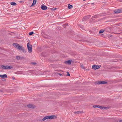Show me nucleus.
<instances>
[{
	"instance_id": "f257e3e1",
	"label": "nucleus",
	"mask_w": 122,
	"mask_h": 122,
	"mask_svg": "<svg viewBox=\"0 0 122 122\" xmlns=\"http://www.w3.org/2000/svg\"><path fill=\"white\" fill-rule=\"evenodd\" d=\"M13 45L16 48L22 51L23 52H24V48L22 46H20L17 43H13Z\"/></svg>"
},
{
	"instance_id": "f03ea898",
	"label": "nucleus",
	"mask_w": 122,
	"mask_h": 122,
	"mask_svg": "<svg viewBox=\"0 0 122 122\" xmlns=\"http://www.w3.org/2000/svg\"><path fill=\"white\" fill-rule=\"evenodd\" d=\"M27 46L28 48V51L29 53H31L32 51V45L28 43L27 44Z\"/></svg>"
},
{
	"instance_id": "7ed1b4c3",
	"label": "nucleus",
	"mask_w": 122,
	"mask_h": 122,
	"mask_svg": "<svg viewBox=\"0 0 122 122\" xmlns=\"http://www.w3.org/2000/svg\"><path fill=\"white\" fill-rule=\"evenodd\" d=\"M100 67L99 66V65H94L92 66V68L95 70L96 69L99 68Z\"/></svg>"
},
{
	"instance_id": "20e7f679",
	"label": "nucleus",
	"mask_w": 122,
	"mask_h": 122,
	"mask_svg": "<svg viewBox=\"0 0 122 122\" xmlns=\"http://www.w3.org/2000/svg\"><path fill=\"white\" fill-rule=\"evenodd\" d=\"M114 12L115 13H116L122 12V9L116 10H114Z\"/></svg>"
},
{
	"instance_id": "39448f33",
	"label": "nucleus",
	"mask_w": 122,
	"mask_h": 122,
	"mask_svg": "<svg viewBox=\"0 0 122 122\" xmlns=\"http://www.w3.org/2000/svg\"><path fill=\"white\" fill-rule=\"evenodd\" d=\"M107 83V82L104 81H97V83L98 84H106Z\"/></svg>"
},
{
	"instance_id": "423d86ee",
	"label": "nucleus",
	"mask_w": 122,
	"mask_h": 122,
	"mask_svg": "<svg viewBox=\"0 0 122 122\" xmlns=\"http://www.w3.org/2000/svg\"><path fill=\"white\" fill-rule=\"evenodd\" d=\"M48 119H52L56 118V117L55 115H52L50 116H48Z\"/></svg>"
},
{
	"instance_id": "0eeeda50",
	"label": "nucleus",
	"mask_w": 122,
	"mask_h": 122,
	"mask_svg": "<svg viewBox=\"0 0 122 122\" xmlns=\"http://www.w3.org/2000/svg\"><path fill=\"white\" fill-rule=\"evenodd\" d=\"M27 107L29 108H34L35 107L32 104H29L27 105Z\"/></svg>"
},
{
	"instance_id": "6e6552de",
	"label": "nucleus",
	"mask_w": 122,
	"mask_h": 122,
	"mask_svg": "<svg viewBox=\"0 0 122 122\" xmlns=\"http://www.w3.org/2000/svg\"><path fill=\"white\" fill-rule=\"evenodd\" d=\"M71 60H68L67 61H66L64 62L65 64H68L70 65L71 64Z\"/></svg>"
},
{
	"instance_id": "1a4fd4ad",
	"label": "nucleus",
	"mask_w": 122,
	"mask_h": 122,
	"mask_svg": "<svg viewBox=\"0 0 122 122\" xmlns=\"http://www.w3.org/2000/svg\"><path fill=\"white\" fill-rule=\"evenodd\" d=\"M0 77H1L2 78H6L7 77V76L6 74H5L3 75H0Z\"/></svg>"
},
{
	"instance_id": "9d476101",
	"label": "nucleus",
	"mask_w": 122,
	"mask_h": 122,
	"mask_svg": "<svg viewBox=\"0 0 122 122\" xmlns=\"http://www.w3.org/2000/svg\"><path fill=\"white\" fill-rule=\"evenodd\" d=\"M41 9L44 10H45L47 9V7L45 5L41 6Z\"/></svg>"
},
{
	"instance_id": "9b49d317",
	"label": "nucleus",
	"mask_w": 122,
	"mask_h": 122,
	"mask_svg": "<svg viewBox=\"0 0 122 122\" xmlns=\"http://www.w3.org/2000/svg\"><path fill=\"white\" fill-rule=\"evenodd\" d=\"M46 119H48V116L44 117L42 120H41V121H43L46 120Z\"/></svg>"
},
{
	"instance_id": "f8f14e48",
	"label": "nucleus",
	"mask_w": 122,
	"mask_h": 122,
	"mask_svg": "<svg viewBox=\"0 0 122 122\" xmlns=\"http://www.w3.org/2000/svg\"><path fill=\"white\" fill-rule=\"evenodd\" d=\"M6 69H11L12 67L11 66H5Z\"/></svg>"
},
{
	"instance_id": "ddd939ff",
	"label": "nucleus",
	"mask_w": 122,
	"mask_h": 122,
	"mask_svg": "<svg viewBox=\"0 0 122 122\" xmlns=\"http://www.w3.org/2000/svg\"><path fill=\"white\" fill-rule=\"evenodd\" d=\"M98 108H100L101 109H105L106 108H107V107H103L102 106H99V105Z\"/></svg>"
},
{
	"instance_id": "4468645a",
	"label": "nucleus",
	"mask_w": 122,
	"mask_h": 122,
	"mask_svg": "<svg viewBox=\"0 0 122 122\" xmlns=\"http://www.w3.org/2000/svg\"><path fill=\"white\" fill-rule=\"evenodd\" d=\"M91 16V15H88L87 16H85L83 18L85 19H88Z\"/></svg>"
},
{
	"instance_id": "2eb2a0df",
	"label": "nucleus",
	"mask_w": 122,
	"mask_h": 122,
	"mask_svg": "<svg viewBox=\"0 0 122 122\" xmlns=\"http://www.w3.org/2000/svg\"><path fill=\"white\" fill-rule=\"evenodd\" d=\"M16 59L18 60H21L22 59V58L20 56H16Z\"/></svg>"
},
{
	"instance_id": "dca6fc26",
	"label": "nucleus",
	"mask_w": 122,
	"mask_h": 122,
	"mask_svg": "<svg viewBox=\"0 0 122 122\" xmlns=\"http://www.w3.org/2000/svg\"><path fill=\"white\" fill-rule=\"evenodd\" d=\"M68 5V8L69 9H71L73 7V6L72 5H70V4H69Z\"/></svg>"
},
{
	"instance_id": "f3484780",
	"label": "nucleus",
	"mask_w": 122,
	"mask_h": 122,
	"mask_svg": "<svg viewBox=\"0 0 122 122\" xmlns=\"http://www.w3.org/2000/svg\"><path fill=\"white\" fill-rule=\"evenodd\" d=\"M104 31V30H100L99 32V33L101 34L103 33Z\"/></svg>"
},
{
	"instance_id": "a211bd4d",
	"label": "nucleus",
	"mask_w": 122,
	"mask_h": 122,
	"mask_svg": "<svg viewBox=\"0 0 122 122\" xmlns=\"http://www.w3.org/2000/svg\"><path fill=\"white\" fill-rule=\"evenodd\" d=\"M11 4L13 5H16V3L14 2H12L11 3Z\"/></svg>"
},
{
	"instance_id": "6ab92c4d",
	"label": "nucleus",
	"mask_w": 122,
	"mask_h": 122,
	"mask_svg": "<svg viewBox=\"0 0 122 122\" xmlns=\"http://www.w3.org/2000/svg\"><path fill=\"white\" fill-rule=\"evenodd\" d=\"M5 66L4 65H1V68L3 69H6Z\"/></svg>"
},
{
	"instance_id": "aec40b11",
	"label": "nucleus",
	"mask_w": 122,
	"mask_h": 122,
	"mask_svg": "<svg viewBox=\"0 0 122 122\" xmlns=\"http://www.w3.org/2000/svg\"><path fill=\"white\" fill-rule=\"evenodd\" d=\"M57 8H50V9L51 10H52V11H54V10H56Z\"/></svg>"
},
{
	"instance_id": "412c9836",
	"label": "nucleus",
	"mask_w": 122,
	"mask_h": 122,
	"mask_svg": "<svg viewBox=\"0 0 122 122\" xmlns=\"http://www.w3.org/2000/svg\"><path fill=\"white\" fill-rule=\"evenodd\" d=\"M34 33L33 32H31L29 33V35H31L32 34H33Z\"/></svg>"
},
{
	"instance_id": "4be33fe9",
	"label": "nucleus",
	"mask_w": 122,
	"mask_h": 122,
	"mask_svg": "<svg viewBox=\"0 0 122 122\" xmlns=\"http://www.w3.org/2000/svg\"><path fill=\"white\" fill-rule=\"evenodd\" d=\"M93 107L94 108L98 107L99 105H95L93 106Z\"/></svg>"
},
{
	"instance_id": "5701e85b",
	"label": "nucleus",
	"mask_w": 122,
	"mask_h": 122,
	"mask_svg": "<svg viewBox=\"0 0 122 122\" xmlns=\"http://www.w3.org/2000/svg\"><path fill=\"white\" fill-rule=\"evenodd\" d=\"M36 4V2H33L31 6H33L35 5Z\"/></svg>"
},
{
	"instance_id": "b1692460",
	"label": "nucleus",
	"mask_w": 122,
	"mask_h": 122,
	"mask_svg": "<svg viewBox=\"0 0 122 122\" xmlns=\"http://www.w3.org/2000/svg\"><path fill=\"white\" fill-rule=\"evenodd\" d=\"M31 64H33V65H36V62H31Z\"/></svg>"
},
{
	"instance_id": "393cba45",
	"label": "nucleus",
	"mask_w": 122,
	"mask_h": 122,
	"mask_svg": "<svg viewBox=\"0 0 122 122\" xmlns=\"http://www.w3.org/2000/svg\"><path fill=\"white\" fill-rule=\"evenodd\" d=\"M81 67L82 68L84 69V67L83 65H81Z\"/></svg>"
},
{
	"instance_id": "a878e982",
	"label": "nucleus",
	"mask_w": 122,
	"mask_h": 122,
	"mask_svg": "<svg viewBox=\"0 0 122 122\" xmlns=\"http://www.w3.org/2000/svg\"><path fill=\"white\" fill-rule=\"evenodd\" d=\"M67 76H70V74L68 72H67Z\"/></svg>"
},
{
	"instance_id": "bb28decb",
	"label": "nucleus",
	"mask_w": 122,
	"mask_h": 122,
	"mask_svg": "<svg viewBox=\"0 0 122 122\" xmlns=\"http://www.w3.org/2000/svg\"><path fill=\"white\" fill-rule=\"evenodd\" d=\"M74 113H77V114H78V113H79L78 111H77V112H74Z\"/></svg>"
},
{
	"instance_id": "cd10ccee",
	"label": "nucleus",
	"mask_w": 122,
	"mask_h": 122,
	"mask_svg": "<svg viewBox=\"0 0 122 122\" xmlns=\"http://www.w3.org/2000/svg\"><path fill=\"white\" fill-rule=\"evenodd\" d=\"M78 112H79V113H81L82 112L81 111H78Z\"/></svg>"
},
{
	"instance_id": "c85d7f7f",
	"label": "nucleus",
	"mask_w": 122,
	"mask_h": 122,
	"mask_svg": "<svg viewBox=\"0 0 122 122\" xmlns=\"http://www.w3.org/2000/svg\"><path fill=\"white\" fill-rule=\"evenodd\" d=\"M37 0H33V2H36V1Z\"/></svg>"
},
{
	"instance_id": "c756f323",
	"label": "nucleus",
	"mask_w": 122,
	"mask_h": 122,
	"mask_svg": "<svg viewBox=\"0 0 122 122\" xmlns=\"http://www.w3.org/2000/svg\"><path fill=\"white\" fill-rule=\"evenodd\" d=\"M119 122H122V120H120L119 121Z\"/></svg>"
},
{
	"instance_id": "7c9ffc66",
	"label": "nucleus",
	"mask_w": 122,
	"mask_h": 122,
	"mask_svg": "<svg viewBox=\"0 0 122 122\" xmlns=\"http://www.w3.org/2000/svg\"><path fill=\"white\" fill-rule=\"evenodd\" d=\"M12 79L14 80L15 79V77H12Z\"/></svg>"
},
{
	"instance_id": "2f4dec72",
	"label": "nucleus",
	"mask_w": 122,
	"mask_h": 122,
	"mask_svg": "<svg viewBox=\"0 0 122 122\" xmlns=\"http://www.w3.org/2000/svg\"><path fill=\"white\" fill-rule=\"evenodd\" d=\"M96 16H95H95H94V18H96Z\"/></svg>"
},
{
	"instance_id": "473e14b6",
	"label": "nucleus",
	"mask_w": 122,
	"mask_h": 122,
	"mask_svg": "<svg viewBox=\"0 0 122 122\" xmlns=\"http://www.w3.org/2000/svg\"><path fill=\"white\" fill-rule=\"evenodd\" d=\"M20 2L21 3V2H22V1H20Z\"/></svg>"
},
{
	"instance_id": "72a5a7b5",
	"label": "nucleus",
	"mask_w": 122,
	"mask_h": 122,
	"mask_svg": "<svg viewBox=\"0 0 122 122\" xmlns=\"http://www.w3.org/2000/svg\"><path fill=\"white\" fill-rule=\"evenodd\" d=\"M61 75V74H60V75Z\"/></svg>"
}]
</instances>
